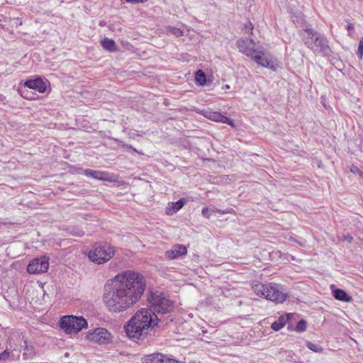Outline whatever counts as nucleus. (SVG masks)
<instances>
[{
	"label": "nucleus",
	"mask_w": 363,
	"mask_h": 363,
	"mask_svg": "<svg viewBox=\"0 0 363 363\" xmlns=\"http://www.w3.org/2000/svg\"><path fill=\"white\" fill-rule=\"evenodd\" d=\"M143 276L133 271H125L116 275L111 286L106 289L104 301L108 309L119 313L132 307L142 297L145 289Z\"/></svg>",
	"instance_id": "obj_1"
},
{
	"label": "nucleus",
	"mask_w": 363,
	"mask_h": 363,
	"mask_svg": "<svg viewBox=\"0 0 363 363\" xmlns=\"http://www.w3.org/2000/svg\"><path fill=\"white\" fill-rule=\"evenodd\" d=\"M158 321L161 319L151 309L143 308L131 318L125 326V330L129 337L140 339L147 335L150 329L157 325Z\"/></svg>",
	"instance_id": "obj_2"
},
{
	"label": "nucleus",
	"mask_w": 363,
	"mask_h": 363,
	"mask_svg": "<svg viewBox=\"0 0 363 363\" xmlns=\"http://www.w3.org/2000/svg\"><path fill=\"white\" fill-rule=\"evenodd\" d=\"M237 45L240 52L250 57L258 65L270 69H274L272 57L262 47L255 48L253 40L240 38L237 41Z\"/></svg>",
	"instance_id": "obj_3"
},
{
	"label": "nucleus",
	"mask_w": 363,
	"mask_h": 363,
	"mask_svg": "<svg viewBox=\"0 0 363 363\" xmlns=\"http://www.w3.org/2000/svg\"><path fill=\"white\" fill-rule=\"evenodd\" d=\"M252 289L257 296L264 297L267 300L276 303H282L287 297V294L277 284L257 283L252 286Z\"/></svg>",
	"instance_id": "obj_4"
},
{
	"label": "nucleus",
	"mask_w": 363,
	"mask_h": 363,
	"mask_svg": "<svg viewBox=\"0 0 363 363\" xmlns=\"http://www.w3.org/2000/svg\"><path fill=\"white\" fill-rule=\"evenodd\" d=\"M301 35L303 37L305 45L314 52H323L328 55L330 52L327 38L313 30V29H304Z\"/></svg>",
	"instance_id": "obj_5"
},
{
	"label": "nucleus",
	"mask_w": 363,
	"mask_h": 363,
	"mask_svg": "<svg viewBox=\"0 0 363 363\" xmlns=\"http://www.w3.org/2000/svg\"><path fill=\"white\" fill-rule=\"evenodd\" d=\"M114 247L107 242L96 245L88 253L90 260L96 264H103L108 262L114 255Z\"/></svg>",
	"instance_id": "obj_6"
},
{
	"label": "nucleus",
	"mask_w": 363,
	"mask_h": 363,
	"mask_svg": "<svg viewBox=\"0 0 363 363\" xmlns=\"http://www.w3.org/2000/svg\"><path fill=\"white\" fill-rule=\"evenodd\" d=\"M60 327L67 334H77L87 327V321L82 316L66 315L61 318Z\"/></svg>",
	"instance_id": "obj_7"
},
{
	"label": "nucleus",
	"mask_w": 363,
	"mask_h": 363,
	"mask_svg": "<svg viewBox=\"0 0 363 363\" xmlns=\"http://www.w3.org/2000/svg\"><path fill=\"white\" fill-rule=\"evenodd\" d=\"M150 308L155 313L164 314L169 313L172 308V302L162 294H154L148 299Z\"/></svg>",
	"instance_id": "obj_8"
},
{
	"label": "nucleus",
	"mask_w": 363,
	"mask_h": 363,
	"mask_svg": "<svg viewBox=\"0 0 363 363\" xmlns=\"http://www.w3.org/2000/svg\"><path fill=\"white\" fill-rule=\"evenodd\" d=\"M85 338L91 342L106 345L111 341L112 336L106 329L99 328L91 333H86Z\"/></svg>",
	"instance_id": "obj_9"
},
{
	"label": "nucleus",
	"mask_w": 363,
	"mask_h": 363,
	"mask_svg": "<svg viewBox=\"0 0 363 363\" xmlns=\"http://www.w3.org/2000/svg\"><path fill=\"white\" fill-rule=\"evenodd\" d=\"M48 258L41 257L32 259L27 267V271L30 274L44 273L48 271Z\"/></svg>",
	"instance_id": "obj_10"
},
{
	"label": "nucleus",
	"mask_w": 363,
	"mask_h": 363,
	"mask_svg": "<svg viewBox=\"0 0 363 363\" xmlns=\"http://www.w3.org/2000/svg\"><path fill=\"white\" fill-rule=\"evenodd\" d=\"M203 115L213 121L220 122L223 123H226L230 125L231 127H235V123L233 120L229 118L224 116L220 113L218 111H213L211 110L203 111Z\"/></svg>",
	"instance_id": "obj_11"
},
{
	"label": "nucleus",
	"mask_w": 363,
	"mask_h": 363,
	"mask_svg": "<svg viewBox=\"0 0 363 363\" xmlns=\"http://www.w3.org/2000/svg\"><path fill=\"white\" fill-rule=\"evenodd\" d=\"M86 176L92 177L94 179L101 181L115 182V176L104 171H96L90 169H87L84 171Z\"/></svg>",
	"instance_id": "obj_12"
},
{
	"label": "nucleus",
	"mask_w": 363,
	"mask_h": 363,
	"mask_svg": "<svg viewBox=\"0 0 363 363\" xmlns=\"http://www.w3.org/2000/svg\"><path fill=\"white\" fill-rule=\"evenodd\" d=\"M187 253V250L182 245H174L170 250L165 252V256L169 259H175L184 256Z\"/></svg>",
	"instance_id": "obj_13"
},
{
	"label": "nucleus",
	"mask_w": 363,
	"mask_h": 363,
	"mask_svg": "<svg viewBox=\"0 0 363 363\" xmlns=\"http://www.w3.org/2000/svg\"><path fill=\"white\" fill-rule=\"evenodd\" d=\"M24 85L30 89L37 90L40 93H44L46 89L45 82L40 78L28 80Z\"/></svg>",
	"instance_id": "obj_14"
},
{
	"label": "nucleus",
	"mask_w": 363,
	"mask_h": 363,
	"mask_svg": "<svg viewBox=\"0 0 363 363\" xmlns=\"http://www.w3.org/2000/svg\"><path fill=\"white\" fill-rule=\"evenodd\" d=\"M186 201L184 199H180L177 202L168 203V206L167 207L166 209L167 213L168 215H173L174 213L179 211L183 207Z\"/></svg>",
	"instance_id": "obj_15"
},
{
	"label": "nucleus",
	"mask_w": 363,
	"mask_h": 363,
	"mask_svg": "<svg viewBox=\"0 0 363 363\" xmlns=\"http://www.w3.org/2000/svg\"><path fill=\"white\" fill-rule=\"evenodd\" d=\"M101 45L104 49L109 52L117 51L118 48L113 40L108 38H105L101 41Z\"/></svg>",
	"instance_id": "obj_16"
},
{
	"label": "nucleus",
	"mask_w": 363,
	"mask_h": 363,
	"mask_svg": "<svg viewBox=\"0 0 363 363\" xmlns=\"http://www.w3.org/2000/svg\"><path fill=\"white\" fill-rule=\"evenodd\" d=\"M288 320H289V315H281L277 320L274 321L272 324V326H271L272 329L274 331L279 330L280 329H281L282 328L284 327V325L287 323Z\"/></svg>",
	"instance_id": "obj_17"
},
{
	"label": "nucleus",
	"mask_w": 363,
	"mask_h": 363,
	"mask_svg": "<svg viewBox=\"0 0 363 363\" xmlns=\"http://www.w3.org/2000/svg\"><path fill=\"white\" fill-rule=\"evenodd\" d=\"M334 297L340 301L350 302L352 301V297L349 296L345 291L342 289H335L333 291Z\"/></svg>",
	"instance_id": "obj_18"
},
{
	"label": "nucleus",
	"mask_w": 363,
	"mask_h": 363,
	"mask_svg": "<svg viewBox=\"0 0 363 363\" xmlns=\"http://www.w3.org/2000/svg\"><path fill=\"white\" fill-rule=\"evenodd\" d=\"M195 82L199 86H204L206 84V76L203 70L199 69L196 72Z\"/></svg>",
	"instance_id": "obj_19"
},
{
	"label": "nucleus",
	"mask_w": 363,
	"mask_h": 363,
	"mask_svg": "<svg viewBox=\"0 0 363 363\" xmlns=\"http://www.w3.org/2000/svg\"><path fill=\"white\" fill-rule=\"evenodd\" d=\"M167 33L172 34L177 37L182 36L183 35V31L178 28L169 26L167 28Z\"/></svg>",
	"instance_id": "obj_20"
},
{
	"label": "nucleus",
	"mask_w": 363,
	"mask_h": 363,
	"mask_svg": "<svg viewBox=\"0 0 363 363\" xmlns=\"http://www.w3.org/2000/svg\"><path fill=\"white\" fill-rule=\"evenodd\" d=\"M307 347H308V349L315 352H322L323 350V349L321 347H320L318 345L313 344L311 342H307Z\"/></svg>",
	"instance_id": "obj_21"
},
{
	"label": "nucleus",
	"mask_w": 363,
	"mask_h": 363,
	"mask_svg": "<svg viewBox=\"0 0 363 363\" xmlns=\"http://www.w3.org/2000/svg\"><path fill=\"white\" fill-rule=\"evenodd\" d=\"M296 330L297 332L305 331L306 330V322L304 320L298 321Z\"/></svg>",
	"instance_id": "obj_22"
},
{
	"label": "nucleus",
	"mask_w": 363,
	"mask_h": 363,
	"mask_svg": "<svg viewBox=\"0 0 363 363\" xmlns=\"http://www.w3.org/2000/svg\"><path fill=\"white\" fill-rule=\"evenodd\" d=\"M253 25L251 22H247L245 25V33L247 34H252Z\"/></svg>",
	"instance_id": "obj_23"
},
{
	"label": "nucleus",
	"mask_w": 363,
	"mask_h": 363,
	"mask_svg": "<svg viewBox=\"0 0 363 363\" xmlns=\"http://www.w3.org/2000/svg\"><path fill=\"white\" fill-rule=\"evenodd\" d=\"M357 53L359 55V58H362V56H363V38L360 39V40H359Z\"/></svg>",
	"instance_id": "obj_24"
},
{
	"label": "nucleus",
	"mask_w": 363,
	"mask_h": 363,
	"mask_svg": "<svg viewBox=\"0 0 363 363\" xmlns=\"http://www.w3.org/2000/svg\"><path fill=\"white\" fill-rule=\"evenodd\" d=\"M10 356V353L7 350H5L3 352L0 354V362H4L9 359Z\"/></svg>",
	"instance_id": "obj_25"
},
{
	"label": "nucleus",
	"mask_w": 363,
	"mask_h": 363,
	"mask_svg": "<svg viewBox=\"0 0 363 363\" xmlns=\"http://www.w3.org/2000/svg\"><path fill=\"white\" fill-rule=\"evenodd\" d=\"M213 211L211 209L208 208V207H205L202 209L201 213L203 216H204L206 218H209L211 216L210 212Z\"/></svg>",
	"instance_id": "obj_26"
},
{
	"label": "nucleus",
	"mask_w": 363,
	"mask_h": 363,
	"mask_svg": "<svg viewBox=\"0 0 363 363\" xmlns=\"http://www.w3.org/2000/svg\"><path fill=\"white\" fill-rule=\"evenodd\" d=\"M213 212H217V213H219L220 214H226V213H233V209L228 208V209H225V210H220V209L216 208L215 210L213 211Z\"/></svg>",
	"instance_id": "obj_27"
},
{
	"label": "nucleus",
	"mask_w": 363,
	"mask_h": 363,
	"mask_svg": "<svg viewBox=\"0 0 363 363\" xmlns=\"http://www.w3.org/2000/svg\"><path fill=\"white\" fill-rule=\"evenodd\" d=\"M350 171L354 174H357L359 175L362 174V172L359 170V169L357 166H354V165L352 166Z\"/></svg>",
	"instance_id": "obj_28"
},
{
	"label": "nucleus",
	"mask_w": 363,
	"mask_h": 363,
	"mask_svg": "<svg viewBox=\"0 0 363 363\" xmlns=\"http://www.w3.org/2000/svg\"><path fill=\"white\" fill-rule=\"evenodd\" d=\"M125 1L130 4H143L147 1V0H125Z\"/></svg>",
	"instance_id": "obj_29"
},
{
	"label": "nucleus",
	"mask_w": 363,
	"mask_h": 363,
	"mask_svg": "<svg viewBox=\"0 0 363 363\" xmlns=\"http://www.w3.org/2000/svg\"><path fill=\"white\" fill-rule=\"evenodd\" d=\"M345 240H347L349 242H351L352 240V237L350 236V235L345 236Z\"/></svg>",
	"instance_id": "obj_30"
},
{
	"label": "nucleus",
	"mask_w": 363,
	"mask_h": 363,
	"mask_svg": "<svg viewBox=\"0 0 363 363\" xmlns=\"http://www.w3.org/2000/svg\"><path fill=\"white\" fill-rule=\"evenodd\" d=\"M347 28L348 30H352L353 28V24L350 23H348Z\"/></svg>",
	"instance_id": "obj_31"
},
{
	"label": "nucleus",
	"mask_w": 363,
	"mask_h": 363,
	"mask_svg": "<svg viewBox=\"0 0 363 363\" xmlns=\"http://www.w3.org/2000/svg\"><path fill=\"white\" fill-rule=\"evenodd\" d=\"M128 147L130 149L133 150L134 152H138V151H137L135 148H133L131 145H128Z\"/></svg>",
	"instance_id": "obj_32"
},
{
	"label": "nucleus",
	"mask_w": 363,
	"mask_h": 363,
	"mask_svg": "<svg viewBox=\"0 0 363 363\" xmlns=\"http://www.w3.org/2000/svg\"><path fill=\"white\" fill-rule=\"evenodd\" d=\"M225 89H230V86H229V85H228V84H226V85L225 86Z\"/></svg>",
	"instance_id": "obj_33"
},
{
	"label": "nucleus",
	"mask_w": 363,
	"mask_h": 363,
	"mask_svg": "<svg viewBox=\"0 0 363 363\" xmlns=\"http://www.w3.org/2000/svg\"><path fill=\"white\" fill-rule=\"evenodd\" d=\"M82 234H83L82 233H78V235H79V236H81Z\"/></svg>",
	"instance_id": "obj_34"
}]
</instances>
